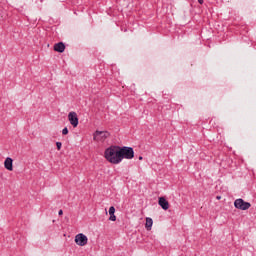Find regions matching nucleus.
<instances>
[{
	"label": "nucleus",
	"mask_w": 256,
	"mask_h": 256,
	"mask_svg": "<svg viewBox=\"0 0 256 256\" xmlns=\"http://www.w3.org/2000/svg\"><path fill=\"white\" fill-rule=\"evenodd\" d=\"M104 157L108 163H112V165H119V163H121L119 146H110L107 148L104 152Z\"/></svg>",
	"instance_id": "nucleus-1"
},
{
	"label": "nucleus",
	"mask_w": 256,
	"mask_h": 256,
	"mask_svg": "<svg viewBox=\"0 0 256 256\" xmlns=\"http://www.w3.org/2000/svg\"><path fill=\"white\" fill-rule=\"evenodd\" d=\"M120 163L123 159H133L135 157V151L131 147H119Z\"/></svg>",
	"instance_id": "nucleus-2"
},
{
	"label": "nucleus",
	"mask_w": 256,
	"mask_h": 256,
	"mask_svg": "<svg viewBox=\"0 0 256 256\" xmlns=\"http://www.w3.org/2000/svg\"><path fill=\"white\" fill-rule=\"evenodd\" d=\"M111 134L107 131H95L94 134H93V140L96 141L97 143H104V141L106 139H108V137L110 136Z\"/></svg>",
	"instance_id": "nucleus-3"
},
{
	"label": "nucleus",
	"mask_w": 256,
	"mask_h": 256,
	"mask_svg": "<svg viewBox=\"0 0 256 256\" xmlns=\"http://www.w3.org/2000/svg\"><path fill=\"white\" fill-rule=\"evenodd\" d=\"M234 207L240 209V211H247V209L251 208V203L239 198L234 201Z\"/></svg>",
	"instance_id": "nucleus-4"
},
{
	"label": "nucleus",
	"mask_w": 256,
	"mask_h": 256,
	"mask_svg": "<svg viewBox=\"0 0 256 256\" xmlns=\"http://www.w3.org/2000/svg\"><path fill=\"white\" fill-rule=\"evenodd\" d=\"M76 245H78L79 247H85V245H87V243H89V238H87V236L83 233H79L75 236L74 239Z\"/></svg>",
	"instance_id": "nucleus-5"
},
{
	"label": "nucleus",
	"mask_w": 256,
	"mask_h": 256,
	"mask_svg": "<svg viewBox=\"0 0 256 256\" xmlns=\"http://www.w3.org/2000/svg\"><path fill=\"white\" fill-rule=\"evenodd\" d=\"M68 121L72 125V127H77L79 125V118L77 117V112H69Z\"/></svg>",
	"instance_id": "nucleus-6"
},
{
	"label": "nucleus",
	"mask_w": 256,
	"mask_h": 256,
	"mask_svg": "<svg viewBox=\"0 0 256 256\" xmlns=\"http://www.w3.org/2000/svg\"><path fill=\"white\" fill-rule=\"evenodd\" d=\"M158 204L162 209H164V211H167V209H169V201H167L165 197H160L158 200Z\"/></svg>",
	"instance_id": "nucleus-7"
},
{
	"label": "nucleus",
	"mask_w": 256,
	"mask_h": 256,
	"mask_svg": "<svg viewBox=\"0 0 256 256\" xmlns=\"http://www.w3.org/2000/svg\"><path fill=\"white\" fill-rule=\"evenodd\" d=\"M4 167L7 171H13V159L9 157L6 158L4 161Z\"/></svg>",
	"instance_id": "nucleus-8"
},
{
	"label": "nucleus",
	"mask_w": 256,
	"mask_h": 256,
	"mask_svg": "<svg viewBox=\"0 0 256 256\" xmlns=\"http://www.w3.org/2000/svg\"><path fill=\"white\" fill-rule=\"evenodd\" d=\"M54 51L57 53H64L65 52V44L63 42L56 43L54 45Z\"/></svg>",
	"instance_id": "nucleus-9"
},
{
	"label": "nucleus",
	"mask_w": 256,
	"mask_h": 256,
	"mask_svg": "<svg viewBox=\"0 0 256 256\" xmlns=\"http://www.w3.org/2000/svg\"><path fill=\"white\" fill-rule=\"evenodd\" d=\"M109 221H117V216H115V207L111 206L109 208Z\"/></svg>",
	"instance_id": "nucleus-10"
},
{
	"label": "nucleus",
	"mask_w": 256,
	"mask_h": 256,
	"mask_svg": "<svg viewBox=\"0 0 256 256\" xmlns=\"http://www.w3.org/2000/svg\"><path fill=\"white\" fill-rule=\"evenodd\" d=\"M145 227L147 231H151V229L153 228V219L147 217L146 218V223H145Z\"/></svg>",
	"instance_id": "nucleus-11"
},
{
	"label": "nucleus",
	"mask_w": 256,
	"mask_h": 256,
	"mask_svg": "<svg viewBox=\"0 0 256 256\" xmlns=\"http://www.w3.org/2000/svg\"><path fill=\"white\" fill-rule=\"evenodd\" d=\"M62 135H69V129H67V127H65V128L62 130Z\"/></svg>",
	"instance_id": "nucleus-12"
},
{
	"label": "nucleus",
	"mask_w": 256,
	"mask_h": 256,
	"mask_svg": "<svg viewBox=\"0 0 256 256\" xmlns=\"http://www.w3.org/2000/svg\"><path fill=\"white\" fill-rule=\"evenodd\" d=\"M56 147L58 151H61V147H63V144L61 142H56Z\"/></svg>",
	"instance_id": "nucleus-13"
},
{
	"label": "nucleus",
	"mask_w": 256,
	"mask_h": 256,
	"mask_svg": "<svg viewBox=\"0 0 256 256\" xmlns=\"http://www.w3.org/2000/svg\"><path fill=\"white\" fill-rule=\"evenodd\" d=\"M58 215H63V210H59Z\"/></svg>",
	"instance_id": "nucleus-14"
},
{
	"label": "nucleus",
	"mask_w": 256,
	"mask_h": 256,
	"mask_svg": "<svg viewBox=\"0 0 256 256\" xmlns=\"http://www.w3.org/2000/svg\"><path fill=\"white\" fill-rule=\"evenodd\" d=\"M198 3H199L200 5H203V0H198Z\"/></svg>",
	"instance_id": "nucleus-15"
},
{
	"label": "nucleus",
	"mask_w": 256,
	"mask_h": 256,
	"mask_svg": "<svg viewBox=\"0 0 256 256\" xmlns=\"http://www.w3.org/2000/svg\"><path fill=\"white\" fill-rule=\"evenodd\" d=\"M139 161H143V156H140V157H139Z\"/></svg>",
	"instance_id": "nucleus-16"
},
{
	"label": "nucleus",
	"mask_w": 256,
	"mask_h": 256,
	"mask_svg": "<svg viewBox=\"0 0 256 256\" xmlns=\"http://www.w3.org/2000/svg\"><path fill=\"white\" fill-rule=\"evenodd\" d=\"M216 199H218V200L221 199V196H217Z\"/></svg>",
	"instance_id": "nucleus-17"
}]
</instances>
